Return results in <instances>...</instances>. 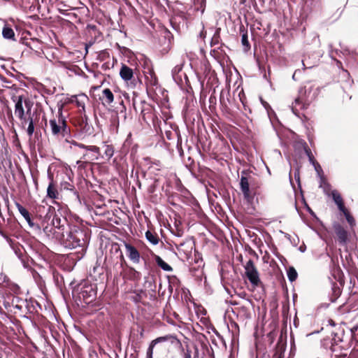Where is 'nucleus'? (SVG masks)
<instances>
[{
    "label": "nucleus",
    "instance_id": "nucleus-1",
    "mask_svg": "<svg viewBox=\"0 0 358 358\" xmlns=\"http://www.w3.org/2000/svg\"><path fill=\"white\" fill-rule=\"evenodd\" d=\"M89 237L87 231L78 227H73L69 231L66 238L64 240V244L66 248L70 249L80 248L81 256L83 257L86 251Z\"/></svg>",
    "mask_w": 358,
    "mask_h": 358
},
{
    "label": "nucleus",
    "instance_id": "nucleus-2",
    "mask_svg": "<svg viewBox=\"0 0 358 358\" xmlns=\"http://www.w3.org/2000/svg\"><path fill=\"white\" fill-rule=\"evenodd\" d=\"M52 136L57 140L69 141L71 137L70 129L68 127L66 121L62 115V108L59 109L58 118H53L49 121Z\"/></svg>",
    "mask_w": 358,
    "mask_h": 358
},
{
    "label": "nucleus",
    "instance_id": "nucleus-3",
    "mask_svg": "<svg viewBox=\"0 0 358 358\" xmlns=\"http://www.w3.org/2000/svg\"><path fill=\"white\" fill-rule=\"evenodd\" d=\"M12 100L15 102V115L21 121L22 125L27 124L24 108L27 109V114L29 115L33 103L29 99L23 96H14Z\"/></svg>",
    "mask_w": 358,
    "mask_h": 358
},
{
    "label": "nucleus",
    "instance_id": "nucleus-4",
    "mask_svg": "<svg viewBox=\"0 0 358 358\" xmlns=\"http://www.w3.org/2000/svg\"><path fill=\"white\" fill-rule=\"evenodd\" d=\"M73 145L78 148L86 150V152L83 154V159L87 161H95L99 159L100 149L96 145H85L81 143H78L75 141L72 143Z\"/></svg>",
    "mask_w": 358,
    "mask_h": 358
},
{
    "label": "nucleus",
    "instance_id": "nucleus-5",
    "mask_svg": "<svg viewBox=\"0 0 358 358\" xmlns=\"http://www.w3.org/2000/svg\"><path fill=\"white\" fill-rule=\"evenodd\" d=\"M252 185V181L245 176H241L240 181V186L241 192L243 194L244 199L249 203H251L255 195V188L252 187L251 189L250 186Z\"/></svg>",
    "mask_w": 358,
    "mask_h": 358
},
{
    "label": "nucleus",
    "instance_id": "nucleus-6",
    "mask_svg": "<svg viewBox=\"0 0 358 358\" xmlns=\"http://www.w3.org/2000/svg\"><path fill=\"white\" fill-rule=\"evenodd\" d=\"M245 271V275L248 278L251 284L257 287L260 282L259 273L255 266L254 262L252 259H250L244 266Z\"/></svg>",
    "mask_w": 358,
    "mask_h": 358
},
{
    "label": "nucleus",
    "instance_id": "nucleus-7",
    "mask_svg": "<svg viewBox=\"0 0 358 358\" xmlns=\"http://www.w3.org/2000/svg\"><path fill=\"white\" fill-rule=\"evenodd\" d=\"M126 253L129 259L134 264H138L141 259V255L138 250L129 243H124Z\"/></svg>",
    "mask_w": 358,
    "mask_h": 358
},
{
    "label": "nucleus",
    "instance_id": "nucleus-8",
    "mask_svg": "<svg viewBox=\"0 0 358 358\" xmlns=\"http://www.w3.org/2000/svg\"><path fill=\"white\" fill-rule=\"evenodd\" d=\"M89 100L87 96L84 94L80 95H74L71 98V102H75L78 107L81 108L80 112H85V102Z\"/></svg>",
    "mask_w": 358,
    "mask_h": 358
},
{
    "label": "nucleus",
    "instance_id": "nucleus-9",
    "mask_svg": "<svg viewBox=\"0 0 358 358\" xmlns=\"http://www.w3.org/2000/svg\"><path fill=\"white\" fill-rule=\"evenodd\" d=\"M120 76L122 80L127 82L133 78V70L125 64H123L120 71Z\"/></svg>",
    "mask_w": 358,
    "mask_h": 358
},
{
    "label": "nucleus",
    "instance_id": "nucleus-10",
    "mask_svg": "<svg viewBox=\"0 0 358 358\" xmlns=\"http://www.w3.org/2000/svg\"><path fill=\"white\" fill-rule=\"evenodd\" d=\"M335 231L341 243L345 244L348 240V232L341 225L335 226Z\"/></svg>",
    "mask_w": 358,
    "mask_h": 358
},
{
    "label": "nucleus",
    "instance_id": "nucleus-11",
    "mask_svg": "<svg viewBox=\"0 0 358 358\" xmlns=\"http://www.w3.org/2000/svg\"><path fill=\"white\" fill-rule=\"evenodd\" d=\"M15 206L17 207L19 213L26 220V221L27 222L29 225L32 227L34 225V223L31 219V217H30V215H29V213L28 212V210L17 202L15 203Z\"/></svg>",
    "mask_w": 358,
    "mask_h": 358
},
{
    "label": "nucleus",
    "instance_id": "nucleus-12",
    "mask_svg": "<svg viewBox=\"0 0 358 358\" xmlns=\"http://www.w3.org/2000/svg\"><path fill=\"white\" fill-rule=\"evenodd\" d=\"M331 196H332L333 200L337 205L338 209L341 211H344V210L345 209V207L344 206L343 199H342L341 194L338 192V191L333 190L331 192Z\"/></svg>",
    "mask_w": 358,
    "mask_h": 358
},
{
    "label": "nucleus",
    "instance_id": "nucleus-13",
    "mask_svg": "<svg viewBox=\"0 0 358 358\" xmlns=\"http://www.w3.org/2000/svg\"><path fill=\"white\" fill-rule=\"evenodd\" d=\"M47 196L52 199H58L59 192L52 180L49 183L47 189Z\"/></svg>",
    "mask_w": 358,
    "mask_h": 358
},
{
    "label": "nucleus",
    "instance_id": "nucleus-14",
    "mask_svg": "<svg viewBox=\"0 0 358 358\" xmlns=\"http://www.w3.org/2000/svg\"><path fill=\"white\" fill-rule=\"evenodd\" d=\"M127 275L128 279L133 280V281H136V282L139 281L141 278V273L138 272V271H136L133 267L129 268Z\"/></svg>",
    "mask_w": 358,
    "mask_h": 358
},
{
    "label": "nucleus",
    "instance_id": "nucleus-15",
    "mask_svg": "<svg viewBox=\"0 0 358 358\" xmlns=\"http://www.w3.org/2000/svg\"><path fill=\"white\" fill-rule=\"evenodd\" d=\"M103 96L102 101L106 102L107 104H110L114 101V95L111 90L108 88H106L102 92Z\"/></svg>",
    "mask_w": 358,
    "mask_h": 358
},
{
    "label": "nucleus",
    "instance_id": "nucleus-16",
    "mask_svg": "<svg viewBox=\"0 0 358 358\" xmlns=\"http://www.w3.org/2000/svg\"><path fill=\"white\" fill-rule=\"evenodd\" d=\"M155 259L157 264L164 271H171L173 270L172 267L166 263L159 256L155 255Z\"/></svg>",
    "mask_w": 358,
    "mask_h": 358
},
{
    "label": "nucleus",
    "instance_id": "nucleus-17",
    "mask_svg": "<svg viewBox=\"0 0 358 358\" xmlns=\"http://www.w3.org/2000/svg\"><path fill=\"white\" fill-rule=\"evenodd\" d=\"M145 238L151 244L154 245L159 243V238L158 236L156 234L151 232L150 231H147L145 232Z\"/></svg>",
    "mask_w": 358,
    "mask_h": 358
},
{
    "label": "nucleus",
    "instance_id": "nucleus-18",
    "mask_svg": "<svg viewBox=\"0 0 358 358\" xmlns=\"http://www.w3.org/2000/svg\"><path fill=\"white\" fill-rule=\"evenodd\" d=\"M220 31H221V29L220 28H216L215 31H214V34H213V36L211 38V41H210V45L211 46H216V45H218L220 44Z\"/></svg>",
    "mask_w": 358,
    "mask_h": 358
},
{
    "label": "nucleus",
    "instance_id": "nucleus-19",
    "mask_svg": "<svg viewBox=\"0 0 358 358\" xmlns=\"http://www.w3.org/2000/svg\"><path fill=\"white\" fill-rule=\"evenodd\" d=\"M304 106L301 102L300 98H296L292 103V110L293 113L297 115L299 109L303 108Z\"/></svg>",
    "mask_w": 358,
    "mask_h": 358
},
{
    "label": "nucleus",
    "instance_id": "nucleus-20",
    "mask_svg": "<svg viewBox=\"0 0 358 358\" xmlns=\"http://www.w3.org/2000/svg\"><path fill=\"white\" fill-rule=\"evenodd\" d=\"M2 35L3 38L6 39H14L15 37L14 31L8 27H3L2 31Z\"/></svg>",
    "mask_w": 358,
    "mask_h": 358
},
{
    "label": "nucleus",
    "instance_id": "nucleus-21",
    "mask_svg": "<svg viewBox=\"0 0 358 358\" xmlns=\"http://www.w3.org/2000/svg\"><path fill=\"white\" fill-rule=\"evenodd\" d=\"M29 123L28 127L27 129V133L29 137H31L34 132V125L33 118L31 117H29L27 118V123Z\"/></svg>",
    "mask_w": 358,
    "mask_h": 358
},
{
    "label": "nucleus",
    "instance_id": "nucleus-22",
    "mask_svg": "<svg viewBox=\"0 0 358 358\" xmlns=\"http://www.w3.org/2000/svg\"><path fill=\"white\" fill-rule=\"evenodd\" d=\"M243 32L241 36V43L245 48L246 50H249L250 48V45L248 38V33L247 31H242Z\"/></svg>",
    "mask_w": 358,
    "mask_h": 358
},
{
    "label": "nucleus",
    "instance_id": "nucleus-23",
    "mask_svg": "<svg viewBox=\"0 0 358 358\" xmlns=\"http://www.w3.org/2000/svg\"><path fill=\"white\" fill-rule=\"evenodd\" d=\"M287 277L291 282H293L296 279L297 273L293 267L289 268L287 271Z\"/></svg>",
    "mask_w": 358,
    "mask_h": 358
},
{
    "label": "nucleus",
    "instance_id": "nucleus-24",
    "mask_svg": "<svg viewBox=\"0 0 358 358\" xmlns=\"http://www.w3.org/2000/svg\"><path fill=\"white\" fill-rule=\"evenodd\" d=\"M343 215H345L348 222L350 224V226L353 227L355 224V220L353 218L352 215L349 213L348 210L345 208L344 211H341Z\"/></svg>",
    "mask_w": 358,
    "mask_h": 358
},
{
    "label": "nucleus",
    "instance_id": "nucleus-25",
    "mask_svg": "<svg viewBox=\"0 0 358 358\" xmlns=\"http://www.w3.org/2000/svg\"><path fill=\"white\" fill-rule=\"evenodd\" d=\"M104 154L108 159H110L114 155L113 147L110 145H106L105 148Z\"/></svg>",
    "mask_w": 358,
    "mask_h": 358
},
{
    "label": "nucleus",
    "instance_id": "nucleus-26",
    "mask_svg": "<svg viewBox=\"0 0 358 358\" xmlns=\"http://www.w3.org/2000/svg\"><path fill=\"white\" fill-rule=\"evenodd\" d=\"M61 187L64 189L66 190H73L74 189V186L72 182L64 181L61 182Z\"/></svg>",
    "mask_w": 358,
    "mask_h": 358
},
{
    "label": "nucleus",
    "instance_id": "nucleus-27",
    "mask_svg": "<svg viewBox=\"0 0 358 358\" xmlns=\"http://www.w3.org/2000/svg\"><path fill=\"white\" fill-rule=\"evenodd\" d=\"M168 340V338L166 336H161V337H158L156 339L153 340L151 341V343L155 346L157 343H162V342H165Z\"/></svg>",
    "mask_w": 358,
    "mask_h": 358
},
{
    "label": "nucleus",
    "instance_id": "nucleus-28",
    "mask_svg": "<svg viewBox=\"0 0 358 358\" xmlns=\"http://www.w3.org/2000/svg\"><path fill=\"white\" fill-rule=\"evenodd\" d=\"M155 346L150 343L146 352V357H152Z\"/></svg>",
    "mask_w": 358,
    "mask_h": 358
},
{
    "label": "nucleus",
    "instance_id": "nucleus-29",
    "mask_svg": "<svg viewBox=\"0 0 358 358\" xmlns=\"http://www.w3.org/2000/svg\"><path fill=\"white\" fill-rule=\"evenodd\" d=\"M112 119H113V121L116 124V128H117L118 125H119V118H118L117 115H115V116H113L112 117Z\"/></svg>",
    "mask_w": 358,
    "mask_h": 358
},
{
    "label": "nucleus",
    "instance_id": "nucleus-30",
    "mask_svg": "<svg viewBox=\"0 0 358 358\" xmlns=\"http://www.w3.org/2000/svg\"><path fill=\"white\" fill-rule=\"evenodd\" d=\"M5 240L10 245V247H13V241L10 238H9L8 236H6Z\"/></svg>",
    "mask_w": 358,
    "mask_h": 358
},
{
    "label": "nucleus",
    "instance_id": "nucleus-31",
    "mask_svg": "<svg viewBox=\"0 0 358 358\" xmlns=\"http://www.w3.org/2000/svg\"><path fill=\"white\" fill-rule=\"evenodd\" d=\"M184 358H192V355H191V352H190V350H187L184 353Z\"/></svg>",
    "mask_w": 358,
    "mask_h": 358
},
{
    "label": "nucleus",
    "instance_id": "nucleus-32",
    "mask_svg": "<svg viewBox=\"0 0 358 358\" xmlns=\"http://www.w3.org/2000/svg\"><path fill=\"white\" fill-rule=\"evenodd\" d=\"M55 221L57 222V224H59V221H60V219L59 218H54L52 220V222H53V225H55Z\"/></svg>",
    "mask_w": 358,
    "mask_h": 358
},
{
    "label": "nucleus",
    "instance_id": "nucleus-33",
    "mask_svg": "<svg viewBox=\"0 0 358 358\" xmlns=\"http://www.w3.org/2000/svg\"><path fill=\"white\" fill-rule=\"evenodd\" d=\"M308 157H309L310 161V162H313V157H312V155H310V153H308Z\"/></svg>",
    "mask_w": 358,
    "mask_h": 358
},
{
    "label": "nucleus",
    "instance_id": "nucleus-34",
    "mask_svg": "<svg viewBox=\"0 0 358 358\" xmlns=\"http://www.w3.org/2000/svg\"><path fill=\"white\" fill-rule=\"evenodd\" d=\"M319 169H320L321 167L320 166V165L317 164V166H315V169H316V171H318Z\"/></svg>",
    "mask_w": 358,
    "mask_h": 358
},
{
    "label": "nucleus",
    "instance_id": "nucleus-35",
    "mask_svg": "<svg viewBox=\"0 0 358 358\" xmlns=\"http://www.w3.org/2000/svg\"><path fill=\"white\" fill-rule=\"evenodd\" d=\"M323 182H324V178H321V182H320V187H322Z\"/></svg>",
    "mask_w": 358,
    "mask_h": 358
},
{
    "label": "nucleus",
    "instance_id": "nucleus-36",
    "mask_svg": "<svg viewBox=\"0 0 358 358\" xmlns=\"http://www.w3.org/2000/svg\"><path fill=\"white\" fill-rule=\"evenodd\" d=\"M48 227H46L45 228H44V229H43V230H44V231H45V233H48Z\"/></svg>",
    "mask_w": 358,
    "mask_h": 358
},
{
    "label": "nucleus",
    "instance_id": "nucleus-37",
    "mask_svg": "<svg viewBox=\"0 0 358 358\" xmlns=\"http://www.w3.org/2000/svg\"><path fill=\"white\" fill-rule=\"evenodd\" d=\"M302 63H303V66H304V69H306V65H305V63H304L303 60L302 61Z\"/></svg>",
    "mask_w": 358,
    "mask_h": 358
},
{
    "label": "nucleus",
    "instance_id": "nucleus-38",
    "mask_svg": "<svg viewBox=\"0 0 358 358\" xmlns=\"http://www.w3.org/2000/svg\"><path fill=\"white\" fill-rule=\"evenodd\" d=\"M42 203H46V202H45V199H43V200L42 201Z\"/></svg>",
    "mask_w": 358,
    "mask_h": 358
},
{
    "label": "nucleus",
    "instance_id": "nucleus-39",
    "mask_svg": "<svg viewBox=\"0 0 358 358\" xmlns=\"http://www.w3.org/2000/svg\"><path fill=\"white\" fill-rule=\"evenodd\" d=\"M194 358H199L198 355H196V356H194Z\"/></svg>",
    "mask_w": 358,
    "mask_h": 358
},
{
    "label": "nucleus",
    "instance_id": "nucleus-40",
    "mask_svg": "<svg viewBox=\"0 0 358 358\" xmlns=\"http://www.w3.org/2000/svg\"><path fill=\"white\" fill-rule=\"evenodd\" d=\"M122 260H123V261H124V256H123V255H122Z\"/></svg>",
    "mask_w": 358,
    "mask_h": 358
},
{
    "label": "nucleus",
    "instance_id": "nucleus-41",
    "mask_svg": "<svg viewBox=\"0 0 358 358\" xmlns=\"http://www.w3.org/2000/svg\"><path fill=\"white\" fill-rule=\"evenodd\" d=\"M245 1V0H242V2L244 3Z\"/></svg>",
    "mask_w": 358,
    "mask_h": 358
},
{
    "label": "nucleus",
    "instance_id": "nucleus-42",
    "mask_svg": "<svg viewBox=\"0 0 358 358\" xmlns=\"http://www.w3.org/2000/svg\"><path fill=\"white\" fill-rule=\"evenodd\" d=\"M146 358H153V357H146Z\"/></svg>",
    "mask_w": 358,
    "mask_h": 358
}]
</instances>
